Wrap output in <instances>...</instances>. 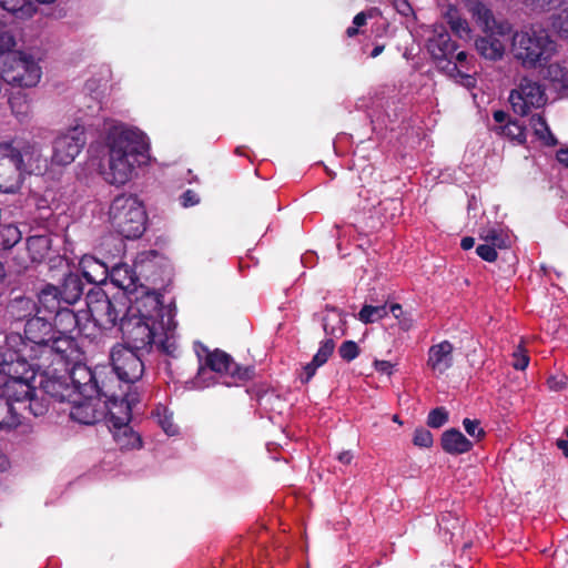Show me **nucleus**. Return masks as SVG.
Returning a JSON list of instances; mask_svg holds the SVG:
<instances>
[{"instance_id": "1", "label": "nucleus", "mask_w": 568, "mask_h": 568, "mask_svg": "<svg viewBox=\"0 0 568 568\" xmlns=\"http://www.w3.org/2000/svg\"><path fill=\"white\" fill-rule=\"evenodd\" d=\"M109 171L105 180L115 185L125 184L134 168L145 163L149 145L140 131L114 126L108 134Z\"/></svg>"}, {"instance_id": "2", "label": "nucleus", "mask_w": 568, "mask_h": 568, "mask_svg": "<svg viewBox=\"0 0 568 568\" xmlns=\"http://www.w3.org/2000/svg\"><path fill=\"white\" fill-rule=\"evenodd\" d=\"M42 159L39 144L34 141L14 138L0 142V191L14 193L20 189L26 173L40 170Z\"/></svg>"}, {"instance_id": "3", "label": "nucleus", "mask_w": 568, "mask_h": 568, "mask_svg": "<svg viewBox=\"0 0 568 568\" xmlns=\"http://www.w3.org/2000/svg\"><path fill=\"white\" fill-rule=\"evenodd\" d=\"M513 53L525 68L546 65L557 50V43L544 28L530 27L513 37Z\"/></svg>"}, {"instance_id": "4", "label": "nucleus", "mask_w": 568, "mask_h": 568, "mask_svg": "<svg viewBox=\"0 0 568 568\" xmlns=\"http://www.w3.org/2000/svg\"><path fill=\"white\" fill-rule=\"evenodd\" d=\"M33 363L12 361L6 362V356L0 355V392L13 406V403H23L34 393L32 385L37 372H40Z\"/></svg>"}, {"instance_id": "5", "label": "nucleus", "mask_w": 568, "mask_h": 568, "mask_svg": "<svg viewBox=\"0 0 568 568\" xmlns=\"http://www.w3.org/2000/svg\"><path fill=\"white\" fill-rule=\"evenodd\" d=\"M109 215L112 227L124 239L133 240L143 235L148 217L136 195H118L111 203Z\"/></svg>"}, {"instance_id": "6", "label": "nucleus", "mask_w": 568, "mask_h": 568, "mask_svg": "<svg viewBox=\"0 0 568 568\" xmlns=\"http://www.w3.org/2000/svg\"><path fill=\"white\" fill-rule=\"evenodd\" d=\"M85 302L92 321L102 329L120 327L122 318L131 312L124 293L109 297L101 287L91 288L87 293Z\"/></svg>"}, {"instance_id": "7", "label": "nucleus", "mask_w": 568, "mask_h": 568, "mask_svg": "<svg viewBox=\"0 0 568 568\" xmlns=\"http://www.w3.org/2000/svg\"><path fill=\"white\" fill-rule=\"evenodd\" d=\"M41 68L29 55L10 49L0 54V77L9 84L19 88H32L41 79Z\"/></svg>"}, {"instance_id": "8", "label": "nucleus", "mask_w": 568, "mask_h": 568, "mask_svg": "<svg viewBox=\"0 0 568 568\" xmlns=\"http://www.w3.org/2000/svg\"><path fill=\"white\" fill-rule=\"evenodd\" d=\"M161 329L159 322L149 321L141 316L132 315L131 312L120 322L122 343L130 348L142 353H150L155 344V338Z\"/></svg>"}, {"instance_id": "9", "label": "nucleus", "mask_w": 568, "mask_h": 568, "mask_svg": "<svg viewBox=\"0 0 568 568\" xmlns=\"http://www.w3.org/2000/svg\"><path fill=\"white\" fill-rule=\"evenodd\" d=\"M143 354L125 344L116 343L110 351V363L119 381L135 384L144 374Z\"/></svg>"}, {"instance_id": "10", "label": "nucleus", "mask_w": 568, "mask_h": 568, "mask_svg": "<svg viewBox=\"0 0 568 568\" xmlns=\"http://www.w3.org/2000/svg\"><path fill=\"white\" fill-rule=\"evenodd\" d=\"M205 351L204 366L200 367L199 375L209 368L212 372L229 377L231 379V382L226 383L229 386L239 385L240 383L252 381L255 377V366H242L237 364L230 354L220 348Z\"/></svg>"}, {"instance_id": "11", "label": "nucleus", "mask_w": 568, "mask_h": 568, "mask_svg": "<svg viewBox=\"0 0 568 568\" xmlns=\"http://www.w3.org/2000/svg\"><path fill=\"white\" fill-rule=\"evenodd\" d=\"M80 349L77 339L68 334H54L40 353L38 362L33 363L38 369L49 368L54 364L68 367L71 362L79 358Z\"/></svg>"}, {"instance_id": "12", "label": "nucleus", "mask_w": 568, "mask_h": 568, "mask_svg": "<svg viewBox=\"0 0 568 568\" xmlns=\"http://www.w3.org/2000/svg\"><path fill=\"white\" fill-rule=\"evenodd\" d=\"M114 384H110L108 388H102L103 393L100 397H104V407L109 414L111 427L130 424L132 418V407L140 402L139 393L128 392L116 393Z\"/></svg>"}, {"instance_id": "13", "label": "nucleus", "mask_w": 568, "mask_h": 568, "mask_svg": "<svg viewBox=\"0 0 568 568\" xmlns=\"http://www.w3.org/2000/svg\"><path fill=\"white\" fill-rule=\"evenodd\" d=\"M509 102L515 113L525 116L531 109H538L546 104L545 88L538 81L524 77L518 88L511 90Z\"/></svg>"}, {"instance_id": "14", "label": "nucleus", "mask_w": 568, "mask_h": 568, "mask_svg": "<svg viewBox=\"0 0 568 568\" xmlns=\"http://www.w3.org/2000/svg\"><path fill=\"white\" fill-rule=\"evenodd\" d=\"M457 49L458 44L452 40L449 32L444 26L434 28L432 37L427 40V50L440 71H457V64L453 61Z\"/></svg>"}, {"instance_id": "15", "label": "nucleus", "mask_w": 568, "mask_h": 568, "mask_svg": "<svg viewBox=\"0 0 568 568\" xmlns=\"http://www.w3.org/2000/svg\"><path fill=\"white\" fill-rule=\"evenodd\" d=\"M70 385L74 387V397H100L102 388H108L114 381H101L97 371L83 364H75L68 368Z\"/></svg>"}, {"instance_id": "16", "label": "nucleus", "mask_w": 568, "mask_h": 568, "mask_svg": "<svg viewBox=\"0 0 568 568\" xmlns=\"http://www.w3.org/2000/svg\"><path fill=\"white\" fill-rule=\"evenodd\" d=\"M84 128L75 125L55 138L53 142L52 162L58 165H67L74 161L75 156L85 145Z\"/></svg>"}, {"instance_id": "17", "label": "nucleus", "mask_w": 568, "mask_h": 568, "mask_svg": "<svg viewBox=\"0 0 568 568\" xmlns=\"http://www.w3.org/2000/svg\"><path fill=\"white\" fill-rule=\"evenodd\" d=\"M40 388L57 402H71L74 397V387L70 385L68 367L42 368L40 371Z\"/></svg>"}, {"instance_id": "18", "label": "nucleus", "mask_w": 568, "mask_h": 568, "mask_svg": "<svg viewBox=\"0 0 568 568\" xmlns=\"http://www.w3.org/2000/svg\"><path fill=\"white\" fill-rule=\"evenodd\" d=\"M162 297V294L155 291L146 292L136 301V313L131 312V314L159 322L161 331H163L170 326L173 314L172 310L163 304ZM131 311L133 310L131 308Z\"/></svg>"}, {"instance_id": "19", "label": "nucleus", "mask_w": 568, "mask_h": 568, "mask_svg": "<svg viewBox=\"0 0 568 568\" xmlns=\"http://www.w3.org/2000/svg\"><path fill=\"white\" fill-rule=\"evenodd\" d=\"M54 327L52 323L45 317L34 315L24 324V336L31 343V347L37 353H40L44 345L54 337Z\"/></svg>"}, {"instance_id": "20", "label": "nucleus", "mask_w": 568, "mask_h": 568, "mask_svg": "<svg viewBox=\"0 0 568 568\" xmlns=\"http://www.w3.org/2000/svg\"><path fill=\"white\" fill-rule=\"evenodd\" d=\"M4 348V351H0V355L6 356V362H38L37 352L31 347V343L19 333L6 335Z\"/></svg>"}, {"instance_id": "21", "label": "nucleus", "mask_w": 568, "mask_h": 568, "mask_svg": "<svg viewBox=\"0 0 568 568\" xmlns=\"http://www.w3.org/2000/svg\"><path fill=\"white\" fill-rule=\"evenodd\" d=\"M100 397H73L70 403V417L83 425H93L104 416V410L97 407Z\"/></svg>"}, {"instance_id": "22", "label": "nucleus", "mask_w": 568, "mask_h": 568, "mask_svg": "<svg viewBox=\"0 0 568 568\" xmlns=\"http://www.w3.org/2000/svg\"><path fill=\"white\" fill-rule=\"evenodd\" d=\"M454 346L449 341H443L428 349L427 366L434 374L443 375L454 364Z\"/></svg>"}, {"instance_id": "23", "label": "nucleus", "mask_w": 568, "mask_h": 568, "mask_svg": "<svg viewBox=\"0 0 568 568\" xmlns=\"http://www.w3.org/2000/svg\"><path fill=\"white\" fill-rule=\"evenodd\" d=\"M38 312L53 315L55 312L65 306L60 287L51 283L44 284L37 294Z\"/></svg>"}, {"instance_id": "24", "label": "nucleus", "mask_w": 568, "mask_h": 568, "mask_svg": "<svg viewBox=\"0 0 568 568\" xmlns=\"http://www.w3.org/2000/svg\"><path fill=\"white\" fill-rule=\"evenodd\" d=\"M79 265L83 277L91 284H104L109 278V266L92 255H84Z\"/></svg>"}, {"instance_id": "25", "label": "nucleus", "mask_w": 568, "mask_h": 568, "mask_svg": "<svg viewBox=\"0 0 568 568\" xmlns=\"http://www.w3.org/2000/svg\"><path fill=\"white\" fill-rule=\"evenodd\" d=\"M440 446L449 455H462L473 448V443L457 428H449L442 434Z\"/></svg>"}, {"instance_id": "26", "label": "nucleus", "mask_w": 568, "mask_h": 568, "mask_svg": "<svg viewBox=\"0 0 568 568\" xmlns=\"http://www.w3.org/2000/svg\"><path fill=\"white\" fill-rule=\"evenodd\" d=\"M326 314L323 316V329L328 338H341L346 334V321L343 311L339 308L325 305Z\"/></svg>"}, {"instance_id": "27", "label": "nucleus", "mask_w": 568, "mask_h": 568, "mask_svg": "<svg viewBox=\"0 0 568 568\" xmlns=\"http://www.w3.org/2000/svg\"><path fill=\"white\" fill-rule=\"evenodd\" d=\"M111 283L124 292H133L136 288L139 277L135 271L125 263H120L109 268Z\"/></svg>"}, {"instance_id": "28", "label": "nucleus", "mask_w": 568, "mask_h": 568, "mask_svg": "<svg viewBox=\"0 0 568 568\" xmlns=\"http://www.w3.org/2000/svg\"><path fill=\"white\" fill-rule=\"evenodd\" d=\"M475 48L483 58L490 61L500 60L505 53V45L503 41L494 33L476 39Z\"/></svg>"}, {"instance_id": "29", "label": "nucleus", "mask_w": 568, "mask_h": 568, "mask_svg": "<svg viewBox=\"0 0 568 568\" xmlns=\"http://www.w3.org/2000/svg\"><path fill=\"white\" fill-rule=\"evenodd\" d=\"M59 287L65 305L75 304L83 295V282L79 274L72 272L64 275L62 285Z\"/></svg>"}, {"instance_id": "30", "label": "nucleus", "mask_w": 568, "mask_h": 568, "mask_svg": "<svg viewBox=\"0 0 568 568\" xmlns=\"http://www.w3.org/2000/svg\"><path fill=\"white\" fill-rule=\"evenodd\" d=\"M65 305L53 314V327L57 334L71 335L79 326L78 314Z\"/></svg>"}, {"instance_id": "31", "label": "nucleus", "mask_w": 568, "mask_h": 568, "mask_svg": "<svg viewBox=\"0 0 568 568\" xmlns=\"http://www.w3.org/2000/svg\"><path fill=\"white\" fill-rule=\"evenodd\" d=\"M8 313L16 321H28V318L38 315V305L31 297L20 296L13 298L8 307Z\"/></svg>"}, {"instance_id": "32", "label": "nucleus", "mask_w": 568, "mask_h": 568, "mask_svg": "<svg viewBox=\"0 0 568 568\" xmlns=\"http://www.w3.org/2000/svg\"><path fill=\"white\" fill-rule=\"evenodd\" d=\"M113 428V437L121 449L139 448L141 447V437L135 433L130 424H121Z\"/></svg>"}, {"instance_id": "33", "label": "nucleus", "mask_w": 568, "mask_h": 568, "mask_svg": "<svg viewBox=\"0 0 568 568\" xmlns=\"http://www.w3.org/2000/svg\"><path fill=\"white\" fill-rule=\"evenodd\" d=\"M445 19L450 30L454 32L456 37H458L459 39L470 38L471 30L469 23L465 18L460 16L456 7H448L445 13Z\"/></svg>"}, {"instance_id": "34", "label": "nucleus", "mask_w": 568, "mask_h": 568, "mask_svg": "<svg viewBox=\"0 0 568 568\" xmlns=\"http://www.w3.org/2000/svg\"><path fill=\"white\" fill-rule=\"evenodd\" d=\"M551 30L562 39H568V0L560 1L558 8L549 17Z\"/></svg>"}, {"instance_id": "35", "label": "nucleus", "mask_w": 568, "mask_h": 568, "mask_svg": "<svg viewBox=\"0 0 568 568\" xmlns=\"http://www.w3.org/2000/svg\"><path fill=\"white\" fill-rule=\"evenodd\" d=\"M51 248V239L49 235H32L27 240V250L33 262H40L45 257Z\"/></svg>"}, {"instance_id": "36", "label": "nucleus", "mask_w": 568, "mask_h": 568, "mask_svg": "<svg viewBox=\"0 0 568 568\" xmlns=\"http://www.w3.org/2000/svg\"><path fill=\"white\" fill-rule=\"evenodd\" d=\"M529 124L534 134L547 146H555L558 143L556 136L551 133L546 119L541 114H532Z\"/></svg>"}, {"instance_id": "37", "label": "nucleus", "mask_w": 568, "mask_h": 568, "mask_svg": "<svg viewBox=\"0 0 568 568\" xmlns=\"http://www.w3.org/2000/svg\"><path fill=\"white\" fill-rule=\"evenodd\" d=\"M3 10L17 14L19 18H30L37 11L31 0H0Z\"/></svg>"}, {"instance_id": "38", "label": "nucleus", "mask_w": 568, "mask_h": 568, "mask_svg": "<svg viewBox=\"0 0 568 568\" xmlns=\"http://www.w3.org/2000/svg\"><path fill=\"white\" fill-rule=\"evenodd\" d=\"M495 131L518 144L526 143V128L518 121L508 120L504 125L496 126Z\"/></svg>"}, {"instance_id": "39", "label": "nucleus", "mask_w": 568, "mask_h": 568, "mask_svg": "<svg viewBox=\"0 0 568 568\" xmlns=\"http://www.w3.org/2000/svg\"><path fill=\"white\" fill-rule=\"evenodd\" d=\"M21 240V232L13 224L0 225V250H9Z\"/></svg>"}, {"instance_id": "40", "label": "nucleus", "mask_w": 568, "mask_h": 568, "mask_svg": "<svg viewBox=\"0 0 568 568\" xmlns=\"http://www.w3.org/2000/svg\"><path fill=\"white\" fill-rule=\"evenodd\" d=\"M388 314L387 305H364L358 313V320L365 324L375 323Z\"/></svg>"}, {"instance_id": "41", "label": "nucleus", "mask_w": 568, "mask_h": 568, "mask_svg": "<svg viewBox=\"0 0 568 568\" xmlns=\"http://www.w3.org/2000/svg\"><path fill=\"white\" fill-rule=\"evenodd\" d=\"M473 17L483 26V29L486 32L491 31L496 23L491 10L481 2L474 4Z\"/></svg>"}, {"instance_id": "42", "label": "nucleus", "mask_w": 568, "mask_h": 568, "mask_svg": "<svg viewBox=\"0 0 568 568\" xmlns=\"http://www.w3.org/2000/svg\"><path fill=\"white\" fill-rule=\"evenodd\" d=\"M335 349V341L333 338H326L321 342L320 348L313 356L312 361L320 367L327 363L328 358L333 355Z\"/></svg>"}, {"instance_id": "43", "label": "nucleus", "mask_w": 568, "mask_h": 568, "mask_svg": "<svg viewBox=\"0 0 568 568\" xmlns=\"http://www.w3.org/2000/svg\"><path fill=\"white\" fill-rule=\"evenodd\" d=\"M449 415L445 407H436L428 413L427 425L432 428H440L448 422Z\"/></svg>"}, {"instance_id": "44", "label": "nucleus", "mask_w": 568, "mask_h": 568, "mask_svg": "<svg viewBox=\"0 0 568 568\" xmlns=\"http://www.w3.org/2000/svg\"><path fill=\"white\" fill-rule=\"evenodd\" d=\"M26 402H28L30 413L36 417L43 416L49 410V403L44 398H39L36 389L33 395L27 397Z\"/></svg>"}, {"instance_id": "45", "label": "nucleus", "mask_w": 568, "mask_h": 568, "mask_svg": "<svg viewBox=\"0 0 568 568\" xmlns=\"http://www.w3.org/2000/svg\"><path fill=\"white\" fill-rule=\"evenodd\" d=\"M480 239L487 242V244L495 246L496 248H506L507 240L503 236L501 232L496 229H489L485 233L480 234Z\"/></svg>"}, {"instance_id": "46", "label": "nucleus", "mask_w": 568, "mask_h": 568, "mask_svg": "<svg viewBox=\"0 0 568 568\" xmlns=\"http://www.w3.org/2000/svg\"><path fill=\"white\" fill-rule=\"evenodd\" d=\"M338 354L342 359L349 363L359 355V347L354 341H344L338 347Z\"/></svg>"}, {"instance_id": "47", "label": "nucleus", "mask_w": 568, "mask_h": 568, "mask_svg": "<svg viewBox=\"0 0 568 568\" xmlns=\"http://www.w3.org/2000/svg\"><path fill=\"white\" fill-rule=\"evenodd\" d=\"M433 434L425 427L416 428L413 436L415 446L429 448L433 445Z\"/></svg>"}, {"instance_id": "48", "label": "nucleus", "mask_w": 568, "mask_h": 568, "mask_svg": "<svg viewBox=\"0 0 568 568\" xmlns=\"http://www.w3.org/2000/svg\"><path fill=\"white\" fill-rule=\"evenodd\" d=\"M479 425H480V422L478 419L465 418L463 420V426H464L466 433L470 437L476 438L477 440L483 439L486 435L485 430Z\"/></svg>"}, {"instance_id": "49", "label": "nucleus", "mask_w": 568, "mask_h": 568, "mask_svg": "<svg viewBox=\"0 0 568 568\" xmlns=\"http://www.w3.org/2000/svg\"><path fill=\"white\" fill-rule=\"evenodd\" d=\"M154 345L161 353L173 358L178 357L179 345L175 339L165 336V338L161 339L159 343L155 342Z\"/></svg>"}, {"instance_id": "50", "label": "nucleus", "mask_w": 568, "mask_h": 568, "mask_svg": "<svg viewBox=\"0 0 568 568\" xmlns=\"http://www.w3.org/2000/svg\"><path fill=\"white\" fill-rule=\"evenodd\" d=\"M9 104L11 106L12 112L17 114H24L28 112L29 104L26 101L24 97H22L20 93L12 94L9 98Z\"/></svg>"}, {"instance_id": "51", "label": "nucleus", "mask_w": 568, "mask_h": 568, "mask_svg": "<svg viewBox=\"0 0 568 568\" xmlns=\"http://www.w3.org/2000/svg\"><path fill=\"white\" fill-rule=\"evenodd\" d=\"M548 78L554 82L564 83L567 81V71L558 63H551L547 68Z\"/></svg>"}, {"instance_id": "52", "label": "nucleus", "mask_w": 568, "mask_h": 568, "mask_svg": "<svg viewBox=\"0 0 568 568\" xmlns=\"http://www.w3.org/2000/svg\"><path fill=\"white\" fill-rule=\"evenodd\" d=\"M477 255L486 262H495L498 257L495 246L489 244H480L476 247Z\"/></svg>"}, {"instance_id": "53", "label": "nucleus", "mask_w": 568, "mask_h": 568, "mask_svg": "<svg viewBox=\"0 0 568 568\" xmlns=\"http://www.w3.org/2000/svg\"><path fill=\"white\" fill-rule=\"evenodd\" d=\"M530 2L532 10L539 12H546L552 9H557L559 4L558 0H530Z\"/></svg>"}, {"instance_id": "54", "label": "nucleus", "mask_w": 568, "mask_h": 568, "mask_svg": "<svg viewBox=\"0 0 568 568\" xmlns=\"http://www.w3.org/2000/svg\"><path fill=\"white\" fill-rule=\"evenodd\" d=\"M180 203L183 207L194 206L200 203V197L195 191L189 189L181 194Z\"/></svg>"}, {"instance_id": "55", "label": "nucleus", "mask_w": 568, "mask_h": 568, "mask_svg": "<svg viewBox=\"0 0 568 568\" xmlns=\"http://www.w3.org/2000/svg\"><path fill=\"white\" fill-rule=\"evenodd\" d=\"M515 362L513 363V367L517 371H524L527 368L529 364V356L526 352H523L519 347L516 352H514Z\"/></svg>"}, {"instance_id": "56", "label": "nucleus", "mask_w": 568, "mask_h": 568, "mask_svg": "<svg viewBox=\"0 0 568 568\" xmlns=\"http://www.w3.org/2000/svg\"><path fill=\"white\" fill-rule=\"evenodd\" d=\"M447 75H449L450 78H460L462 81L460 83L470 89V88H474L475 84H476V79L465 72H463L458 67H457V71L455 72H445Z\"/></svg>"}, {"instance_id": "57", "label": "nucleus", "mask_w": 568, "mask_h": 568, "mask_svg": "<svg viewBox=\"0 0 568 568\" xmlns=\"http://www.w3.org/2000/svg\"><path fill=\"white\" fill-rule=\"evenodd\" d=\"M16 45L13 36L9 32L0 30V54H4L7 51Z\"/></svg>"}, {"instance_id": "58", "label": "nucleus", "mask_w": 568, "mask_h": 568, "mask_svg": "<svg viewBox=\"0 0 568 568\" xmlns=\"http://www.w3.org/2000/svg\"><path fill=\"white\" fill-rule=\"evenodd\" d=\"M318 367L320 366L313 361L303 366V374L300 376L301 383L307 384L313 378Z\"/></svg>"}, {"instance_id": "59", "label": "nucleus", "mask_w": 568, "mask_h": 568, "mask_svg": "<svg viewBox=\"0 0 568 568\" xmlns=\"http://www.w3.org/2000/svg\"><path fill=\"white\" fill-rule=\"evenodd\" d=\"M394 7L396 11L403 17H410L414 14V10L408 0H394Z\"/></svg>"}, {"instance_id": "60", "label": "nucleus", "mask_w": 568, "mask_h": 568, "mask_svg": "<svg viewBox=\"0 0 568 568\" xmlns=\"http://www.w3.org/2000/svg\"><path fill=\"white\" fill-rule=\"evenodd\" d=\"M159 423H160L162 429L165 432V434H168V435L176 434L178 428L174 425V423L172 422L171 416L165 415L162 419L159 420Z\"/></svg>"}, {"instance_id": "61", "label": "nucleus", "mask_w": 568, "mask_h": 568, "mask_svg": "<svg viewBox=\"0 0 568 568\" xmlns=\"http://www.w3.org/2000/svg\"><path fill=\"white\" fill-rule=\"evenodd\" d=\"M374 365H375V368H376L377 372L383 373V374H387V375L392 374L393 365L390 364V362H388V361H375Z\"/></svg>"}, {"instance_id": "62", "label": "nucleus", "mask_w": 568, "mask_h": 568, "mask_svg": "<svg viewBox=\"0 0 568 568\" xmlns=\"http://www.w3.org/2000/svg\"><path fill=\"white\" fill-rule=\"evenodd\" d=\"M368 14L365 11L357 13L353 19V24L358 29L367 23Z\"/></svg>"}, {"instance_id": "63", "label": "nucleus", "mask_w": 568, "mask_h": 568, "mask_svg": "<svg viewBox=\"0 0 568 568\" xmlns=\"http://www.w3.org/2000/svg\"><path fill=\"white\" fill-rule=\"evenodd\" d=\"M493 118H494L496 123H499L500 125H504L503 123H505L506 120L508 119V113L503 111V110H496L493 113Z\"/></svg>"}, {"instance_id": "64", "label": "nucleus", "mask_w": 568, "mask_h": 568, "mask_svg": "<svg viewBox=\"0 0 568 568\" xmlns=\"http://www.w3.org/2000/svg\"><path fill=\"white\" fill-rule=\"evenodd\" d=\"M557 160L565 164L566 166H568V149H560L558 152H557Z\"/></svg>"}]
</instances>
